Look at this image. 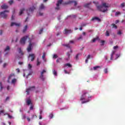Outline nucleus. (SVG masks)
Listing matches in <instances>:
<instances>
[{"label": "nucleus", "mask_w": 125, "mask_h": 125, "mask_svg": "<svg viewBox=\"0 0 125 125\" xmlns=\"http://www.w3.org/2000/svg\"><path fill=\"white\" fill-rule=\"evenodd\" d=\"M90 98H91V96L88 92L85 91H83V94L80 98V101H82V104H84V103H87L90 101ZM83 100H85V101H83Z\"/></svg>", "instance_id": "nucleus-1"}, {"label": "nucleus", "mask_w": 125, "mask_h": 125, "mask_svg": "<svg viewBox=\"0 0 125 125\" xmlns=\"http://www.w3.org/2000/svg\"><path fill=\"white\" fill-rule=\"evenodd\" d=\"M96 7L99 11L107 12V11H108L107 8L109 7V6L108 5V4L106 3H103L102 5H96Z\"/></svg>", "instance_id": "nucleus-2"}, {"label": "nucleus", "mask_w": 125, "mask_h": 125, "mask_svg": "<svg viewBox=\"0 0 125 125\" xmlns=\"http://www.w3.org/2000/svg\"><path fill=\"white\" fill-rule=\"evenodd\" d=\"M6 12L8 13L9 12V11L5 10L0 13V15L1 17H2V18H4V19H6V18L7 17V15L6 14Z\"/></svg>", "instance_id": "nucleus-3"}, {"label": "nucleus", "mask_w": 125, "mask_h": 125, "mask_svg": "<svg viewBox=\"0 0 125 125\" xmlns=\"http://www.w3.org/2000/svg\"><path fill=\"white\" fill-rule=\"evenodd\" d=\"M27 39H29V36H26L23 37V38H21L20 43L21 44H25V42H26V41H27Z\"/></svg>", "instance_id": "nucleus-4"}, {"label": "nucleus", "mask_w": 125, "mask_h": 125, "mask_svg": "<svg viewBox=\"0 0 125 125\" xmlns=\"http://www.w3.org/2000/svg\"><path fill=\"white\" fill-rule=\"evenodd\" d=\"M35 86L29 87L28 88L26 89V94L29 95L30 94V91H33V90H35Z\"/></svg>", "instance_id": "nucleus-5"}, {"label": "nucleus", "mask_w": 125, "mask_h": 125, "mask_svg": "<svg viewBox=\"0 0 125 125\" xmlns=\"http://www.w3.org/2000/svg\"><path fill=\"white\" fill-rule=\"evenodd\" d=\"M35 9H36V7L35 6H33L31 7H30L28 9H27L26 10V12H27V15H30V13L33 12V11H34V10H35Z\"/></svg>", "instance_id": "nucleus-6"}, {"label": "nucleus", "mask_w": 125, "mask_h": 125, "mask_svg": "<svg viewBox=\"0 0 125 125\" xmlns=\"http://www.w3.org/2000/svg\"><path fill=\"white\" fill-rule=\"evenodd\" d=\"M44 73H46V70L43 69L41 73V75L40 76V79L42 81H44V78H43V74Z\"/></svg>", "instance_id": "nucleus-7"}, {"label": "nucleus", "mask_w": 125, "mask_h": 125, "mask_svg": "<svg viewBox=\"0 0 125 125\" xmlns=\"http://www.w3.org/2000/svg\"><path fill=\"white\" fill-rule=\"evenodd\" d=\"M74 3V6H76L77 4H78V2L77 1H74V0H69L67 3H65L66 4H70L71 3Z\"/></svg>", "instance_id": "nucleus-8"}, {"label": "nucleus", "mask_w": 125, "mask_h": 125, "mask_svg": "<svg viewBox=\"0 0 125 125\" xmlns=\"http://www.w3.org/2000/svg\"><path fill=\"white\" fill-rule=\"evenodd\" d=\"M72 32L73 30L65 29L63 32V34H64V35H68V34H71V33H72Z\"/></svg>", "instance_id": "nucleus-9"}, {"label": "nucleus", "mask_w": 125, "mask_h": 125, "mask_svg": "<svg viewBox=\"0 0 125 125\" xmlns=\"http://www.w3.org/2000/svg\"><path fill=\"white\" fill-rule=\"evenodd\" d=\"M29 57H31V61L33 62L35 60V58H36V56H35V54H30L29 55Z\"/></svg>", "instance_id": "nucleus-10"}, {"label": "nucleus", "mask_w": 125, "mask_h": 125, "mask_svg": "<svg viewBox=\"0 0 125 125\" xmlns=\"http://www.w3.org/2000/svg\"><path fill=\"white\" fill-rule=\"evenodd\" d=\"M66 55L67 56V58H65V60L66 61L70 60V56H71V54H70V53L68 52L67 53H66Z\"/></svg>", "instance_id": "nucleus-11"}, {"label": "nucleus", "mask_w": 125, "mask_h": 125, "mask_svg": "<svg viewBox=\"0 0 125 125\" xmlns=\"http://www.w3.org/2000/svg\"><path fill=\"white\" fill-rule=\"evenodd\" d=\"M16 26L17 27L20 26V23H17L16 22H11V27H13V26Z\"/></svg>", "instance_id": "nucleus-12"}, {"label": "nucleus", "mask_w": 125, "mask_h": 125, "mask_svg": "<svg viewBox=\"0 0 125 125\" xmlns=\"http://www.w3.org/2000/svg\"><path fill=\"white\" fill-rule=\"evenodd\" d=\"M31 50H32V43L30 42L28 47L27 48V51H28V52H30Z\"/></svg>", "instance_id": "nucleus-13"}, {"label": "nucleus", "mask_w": 125, "mask_h": 125, "mask_svg": "<svg viewBox=\"0 0 125 125\" xmlns=\"http://www.w3.org/2000/svg\"><path fill=\"white\" fill-rule=\"evenodd\" d=\"M1 8H2V9H7V8H8V6L5 4H4L1 6Z\"/></svg>", "instance_id": "nucleus-14"}, {"label": "nucleus", "mask_w": 125, "mask_h": 125, "mask_svg": "<svg viewBox=\"0 0 125 125\" xmlns=\"http://www.w3.org/2000/svg\"><path fill=\"white\" fill-rule=\"evenodd\" d=\"M26 104L27 105H28L29 106V105H32V101H31V99H28L27 100H26Z\"/></svg>", "instance_id": "nucleus-15"}, {"label": "nucleus", "mask_w": 125, "mask_h": 125, "mask_svg": "<svg viewBox=\"0 0 125 125\" xmlns=\"http://www.w3.org/2000/svg\"><path fill=\"white\" fill-rule=\"evenodd\" d=\"M94 20H97V21H98L99 22H100V21H101V20L99 19V18L96 17L92 18L91 21H94Z\"/></svg>", "instance_id": "nucleus-16"}, {"label": "nucleus", "mask_w": 125, "mask_h": 125, "mask_svg": "<svg viewBox=\"0 0 125 125\" xmlns=\"http://www.w3.org/2000/svg\"><path fill=\"white\" fill-rule=\"evenodd\" d=\"M116 53V52L115 51H113L112 52V53L110 55L111 57H110V60H113V56H114V54H115V53Z\"/></svg>", "instance_id": "nucleus-17"}, {"label": "nucleus", "mask_w": 125, "mask_h": 125, "mask_svg": "<svg viewBox=\"0 0 125 125\" xmlns=\"http://www.w3.org/2000/svg\"><path fill=\"white\" fill-rule=\"evenodd\" d=\"M62 1H63V0H59L57 3V6H59V5L62 3Z\"/></svg>", "instance_id": "nucleus-18"}, {"label": "nucleus", "mask_w": 125, "mask_h": 125, "mask_svg": "<svg viewBox=\"0 0 125 125\" xmlns=\"http://www.w3.org/2000/svg\"><path fill=\"white\" fill-rule=\"evenodd\" d=\"M64 66L65 67H68L69 68H72V64L69 63H66L64 64Z\"/></svg>", "instance_id": "nucleus-19"}, {"label": "nucleus", "mask_w": 125, "mask_h": 125, "mask_svg": "<svg viewBox=\"0 0 125 125\" xmlns=\"http://www.w3.org/2000/svg\"><path fill=\"white\" fill-rule=\"evenodd\" d=\"M24 10H25V8H23L21 9L20 11L19 15H22V14H23V11H24Z\"/></svg>", "instance_id": "nucleus-20"}, {"label": "nucleus", "mask_w": 125, "mask_h": 125, "mask_svg": "<svg viewBox=\"0 0 125 125\" xmlns=\"http://www.w3.org/2000/svg\"><path fill=\"white\" fill-rule=\"evenodd\" d=\"M24 10H25V8H23L21 9L20 11L19 15H22V14H23V11H24Z\"/></svg>", "instance_id": "nucleus-21"}, {"label": "nucleus", "mask_w": 125, "mask_h": 125, "mask_svg": "<svg viewBox=\"0 0 125 125\" xmlns=\"http://www.w3.org/2000/svg\"><path fill=\"white\" fill-rule=\"evenodd\" d=\"M39 9L40 10L44 9V5H43V4H41V5L39 7Z\"/></svg>", "instance_id": "nucleus-22"}, {"label": "nucleus", "mask_w": 125, "mask_h": 125, "mask_svg": "<svg viewBox=\"0 0 125 125\" xmlns=\"http://www.w3.org/2000/svg\"><path fill=\"white\" fill-rule=\"evenodd\" d=\"M18 50L20 54H21V55H23L24 54V53H23V52H22V50H21V48H19Z\"/></svg>", "instance_id": "nucleus-23"}, {"label": "nucleus", "mask_w": 125, "mask_h": 125, "mask_svg": "<svg viewBox=\"0 0 125 125\" xmlns=\"http://www.w3.org/2000/svg\"><path fill=\"white\" fill-rule=\"evenodd\" d=\"M42 58L43 59V60L45 62H46V60H45L44 58H45V53L44 52L43 53V55L42 56Z\"/></svg>", "instance_id": "nucleus-24"}, {"label": "nucleus", "mask_w": 125, "mask_h": 125, "mask_svg": "<svg viewBox=\"0 0 125 125\" xmlns=\"http://www.w3.org/2000/svg\"><path fill=\"white\" fill-rule=\"evenodd\" d=\"M11 77H14V74H11L8 78V80L7 81L8 83H10V81H9V80H10V78H11Z\"/></svg>", "instance_id": "nucleus-25"}, {"label": "nucleus", "mask_w": 125, "mask_h": 125, "mask_svg": "<svg viewBox=\"0 0 125 125\" xmlns=\"http://www.w3.org/2000/svg\"><path fill=\"white\" fill-rule=\"evenodd\" d=\"M27 29H28V25H25L23 28V33H25L27 31Z\"/></svg>", "instance_id": "nucleus-26"}, {"label": "nucleus", "mask_w": 125, "mask_h": 125, "mask_svg": "<svg viewBox=\"0 0 125 125\" xmlns=\"http://www.w3.org/2000/svg\"><path fill=\"white\" fill-rule=\"evenodd\" d=\"M37 66H40V65H41V62H40V59L39 58H37Z\"/></svg>", "instance_id": "nucleus-27"}, {"label": "nucleus", "mask_w": 125, "mask_h": 125, "mask_svg": "<svg viewBox=\"0 0 125 125\" xmlns=\"http://www.w3.org/2000/svg\"><path fill=\"white\" fill-rule=\"evenodd\" d=\"M100 68H101V67L100 66H96L93 67V69L94 70V71H96V70H97V69Z\"/></svg>", "instance_id": "nucleus-28"}, {"label": "nucleus", "mask_w": 125, "mask_h": 125, "mask_svg": "<svg viewBox=\"0 0 125 125\" xmlns=\"http://www.w3.org/2000/svg\"><path fill=\"white\" fill-rule=\"evenodd\" d=\"M99 38L97 37L96 38H94L93 40L91 42H95L97 40H98Z\"/></svg>", "instance_id": "nucleus-29"}, {"label": "nucleus", "mask_w": 125, "mask_h": 125, "mask_svg": "<svg viewBox=\"0 0 125 125\" xmlns=\"http://www.w3.org/2000/svg\"><path fill=\"white\" fill-rule=\"evenodd\" d=\"M10 48L9 47V46H7L4 49V51H7L8 50H10Z\"/></svg>", "instance_id": "nucleus-30"}, {"label": "nucleus", "mask_w": 125, "mask_h": 125, "mask_svg": "<svg viewBox=\"0 0 125 125\" xmlns=\"http://www.w3.org/2000/svg\"><path fill=\"white\" fill-rule=\"evenodd\" d=\"M90 4H91V2L85 4L84 7H88V6H89V5H90Z\"/></svg>", "instance_id": "nucleus-31"}, {"label": "nucleus", "mask_w": 125, "mask_h": 125, "mask_svg": "<svg viewBox=\"0 0 125 125\" xmlns=\"http://www.w3.org/2000/svg\"><path fill=\"white\" fill-rule=\"evenodd\" d=\"M105 36L106 37H109V36H110V33H109V31H108V30H106L105 32Z\"/></svg>", "instance_id": "nucleus-32"}, {"label": "nucleus", "mask_w": 125, "mask_h": 125, "mask_svg": "<svg viewBox=\"0 0 125 125\" xmlns=\"http://www.w3.org/2000/svg\"><path fill=\"white\" fill-rule=\"evenodd\" d=\"M21 118L22 120H25V119H26V114H22L21 116Z\"/></svg>", "instance_id": "nucleus-33"}, {"label": "nucleus", "mask_w": 125, "mask_h": 125, "mask_svg": "<svg viewBox=\"0 0 125 125\" xmlns=\"http://www.w3.org/2000/svg\"><path fill=\"white\" fill-rule=\"evenodd\" d=\"M53 73L54 74V76H57V72L55 71V70H53Z\"/></svg>", "instance_id": "nucleus-34"}, {"label": "nucleus", "mask_w": 125, "mask_h": 125, "mask_svg": "<svg viewBox=\"0 0 125 125\" xmlns=\"http://www.w3.org/2000/svg\"><path fill=\"white\" fill-rule=\"evenodd\" d=\"M0 90H2L3 87L2 86V83H1V82H0Z\"/></svg>", "instance_id": "nucleus-35"}, {"label": "nucleus", "mask_w": 125, "mask_h": 125, "mask_svg": "<svg viewBox=\"0 0 125 125\" xmlns=\"http://www.w3.org/2000/svg\"><path fill=\"white\" fill-rule=\"evenodd\" d=\"M111 26H112V28H115V29H117V26L116 25V24L113 23L111 24Z\"/></svg>", "instance_id": "nucleus-36"}, {"label": "nucleus", "mask_w": 125, "mask_h": 125, "mask_svg": "<svg viewBox=\"0 0 125 125\" xmlns=\"http://www.w3.org/2000/svg\"><path fill=\"white\" fill-rule=\"evenodd\" d=\"M7 115L9 119H12V116L11 115H10L9 114H8V113H6V114H4V115Z\"/></svg>", "instance_id": "nucleus-37"}, {"label": "nucleus", "mask_w": 125, "mask_h": 125, "mask_svg": "<svg viewBox=\"0 0 125 125\" xmlns=\"http://www.w3.org/2000/svg\"><path fill=\"white\" fill-rule=\"evenodd\" d=\"M121 15V12H116L115 13V16H118V15Z\"/></svg>", "instance_id": "nucleus-38"}, {"label": "nucleus", "mask_w": 125, "mask_h": 125, "mask_svg": "<svg viewBox=\"0 0 125 125\" xmlns=\"http://www.w3.org/2000/svg\"><path fill=\"white\" fill-rule=\"evenodd\" d=\"M16 83V79H14L12 80V83Z\"/></svg>", "instance_id": "nucleus-39"}, {"label": "nucleus", "mask_w": 125, "mask_h": 125, "mask_svg": "<svg viewBox=\"0 0 125 125\" xmlns=\"http://www.w3.org/2000/svg\"><path fill=\"white\" fill-rule=\"evenodd\" d=\"M49 117L50 118V119H52V118H53V114L51 113L49 114Z\"/></svg>", "instance_id": "nucleus-40"}, {"label": "nucleus", "mask_w": 125, "mask_h": 125, "mask_svg": "<svg viewBox=\"0 0 125 125\" xmlns=\"http://www.w3.org/2000/svg\"><path fill=\"white\" fill-rule=\"evenodd\" d=\"M101 45H103L104 44V43H105V41H104V40H102L101 41Z\"/></svg>", "instance_id": "nucleus-41"}, {"label": "nucleus", "mask_w": 125, "mask_h": 125, "mask_svg": "<svg viewBox=\"0 0 125 125\" xmlns=\"http://www.w3.org/2000/svg\"><path fill=\"white\" fill-rule=\"evenodd\" d=\"M104 72L105 74H107L108 73V69L105 68L104 70Z\"/></svg>", "instance_id": "nucleus-42"}, {"label": "nucleus", "mask_w": 125, "mask_h": 125, "mask_svg": "<svg viewBox=\"0 0 125 125\" xmlns=\"http://www.w3.org/2000/svg\"><path fill=\"white\" fill-rule=\"evenodd\" d=\"M122 34H123V33H122V31H119L117 32V35H119V36H120V35H122Z\"/></svg>", "instance_id": "nucleus-43"}, {"label": "nucleus", "mask_w": 125, "mask_h": 125, "mask_svg": "<svg viewBox=\"0 0 125 125\" xmlns=\"http://www.w3.org/2000/svg\"><path fill=\"white\" fill-rule=\"evenodd\" d=\"M59 60H62V58H59L56 60L57 63H59Z\"/></svg>", "instance_id": "nucleus-44"}, {"label": "nucleus", "mask_w": 125, "mask_h": 125, "mask_svg": "<svg viewBox=\"0 0 125 125\" xmlns=\"http://www.w3.org/2000/svg\"><path fill=\"white\" fill-rule=\"evenodd\" d=\"M33 108H34V106H33V104H31V106L29 108L30 110H33Z\"/></svg>", "instance_id": "nucleus-45"}, {"label": "nucleus", "mask_w": 125, "mask_h": 125, "mask_svg": "<svg viewBox=\"0 0 125 125\" xmlns=\"http://www.w3.org/2000/svg\"><path fill=\"white\" fill-rule=\"evenodd\" d=\"M53 58H58V56H57V55L55 54L53 55Z\"/></svg>", "instance_id": "nucleus-46"}, {"label": "nucleus", "mask_w": 125, "mask_h": 125, "mask_svg": "<svg viewBox=\"0 0 125 125\" xmlns=\"http://www.w3.org/2000/svg\"><path fill=\"white\" fill-rule=\"evenodd\" d=\"M70 17H72V18H76V16L74 15H72L70 16Z\"/></svg>", "instance_id": "nucleus-47"}, {"label": "nucleus", "mask_w": 125, "mask_h": 125, "mask_svg": "<svg viewBox=\"0 0 125 125\" xmlns=\"http://www.w3.org/2000/svg\"><path fill=\"white\" fill-rule=\"evenodd\" d=\"M121 7H125V2H123V3H121Z\"/></svg>", "instance_id": "nucleus-48"}, {"label": "nucleus", "mask_w": 125, "mask_h": 125, "mask_svg": "<svg viewBox=\"0 0 125 125\" xmlns=\"http://www.w3.org/2000/svg\"><path fill=\"white\" fill-rule=\"evenodd\" d=\"M1 113H2V114L4 113V110H2L0 111V116Z\"/></svg>", "instance_id": "nucleus-49"}, {"label": "nucleus", "mask_w": 125, "mask_h": 125, "mask_svg": "<svg viewBox=\"0 0 125 125\" xmlns=\"http://www.w3.org/2000/svg\"><path fill=\"white\" fill-rule=\"evenodd\" d=\"M6 66H7V63H5L3 64V68H5V67H6Z\"/></svg>", "instance_id": "nucleus-50"}, {"label": "nucleus", "mask_w": 125, "mask_h": 125, "mask_svg": "<svg viewBox=\"0 0 125 125\" xmlns=\"http://www.w3.org/2000/svg\"><path fill=\"white\" fill-rule=\"evenodd\" d=\"M78 40H83V36L82 35L80 36V37L78 38Z\"/></svg>", "instance_id": "nucleus-51"}, {"label": "nucleus", "mask_w": 125, "mask_h": 125, "mask_svg": "<svg viewBox=\"0 0 125 125\" xmlns=\"http://www.w3.org/2000/svg\"><path fill=\"white\" fill-rule=\"evenodd\" d=\"M9 4L11 5L13 3V0H10L9 1Z\"/></svg>", "instance_id": "nucleus-52"}, {"label": "nucleus", "mask_w": 125, "mask_h": 125, "mask_svg": "<svg viewBox=\"0 0 125 125\" xmlns=\"http://www.w3.org/2000/svg\"><path fill=\"white\" fill-rule=\"evenodd\" d=\"M79 54H77V55L76 56L75 58H76V60H78V59H79Z\"/></svg>", "instance_id": "nucleus-53"}, {"label": "nucleus", "mask_w": 125, "mask_h": 125, "mask_svg": "<svg viewBox=\"0 0 125 125\" xmlns=\"http://www.w3.org/2000/svg\"><path fill=\"white\" fill-rule=\"evenodd\" d=\"M55 9H57V10H59V9H60V7H59V6H57Z\"/></svg>", "instance_id": "nucleus-54"}, {"label": "nucleus", "mask_w": 125, "mask_h": 125, "mask_svg": "<svg viewBox=\"0 0 125 125\" xmlns=\"http://www.w3.org/2000/svg\"><path fill=\"white\" fill-rule=\"evenodd\" d=\"M42 31H43V29H41L39 31V34H41L42 33Z\"/></svg>", "instance_id": "nucleus-55"}, {"label": "nucleus", "mask_w": 125, "mask_h": 125, "mask_svg": "<svg viewBox=\"0 0 125 125\" xmlns=\"http://www.w3.org/2000/svg\"><path fill=\"white\" fill-rule=\"evenodd\" d=\"M64 72L65 74H70V73L68 72V71H67L66 70H64Z\"/></svg>", "instance_id": "nucleus-56"}, {"label": "nucleus", "mask_w": 125, "mask_h": 125, "mask_svg": "<svg viewBox=\"0 0 125 125\" xmlns=\"http://www.w3.org/2000/svg\"><path fill=\"white\" fill-rule=\"evenodd\" d=\"M34 118H37V115H33L32 116L31 119H34Z\"/></svg>", "instance_id": "nucleus-57"}, {"label": "nucleus", "mask_w": 125, "mask_h": 125, "mask_svg": "<svg viewBox=\"0 0 125 125\" xmlns=\"http://www.w3.org/2000/svg\"><path fill=\"white\" fill-rule=\"evenodd\" d=\"M64 46H66V47H68L69 48H70V45H69V44H65L64 45Z\"/></svg>", "instance_id": "nucleus-58"}, {"label": "nucleus", "mask_w": 125, "mask_h": 125, "mask_svg": "<svg viewBox=\"0 0 125 125\" xmlns=\"http://www.w3.org/2000/svg\"><path fill=\"white\" fill-rule=\"evenodd\" d=\"M119 47L118 46H115L113 47L114 49H117Z\"/></svg>", "instance_id": "nucleus-59"}, {"label": "nucleus", "mask_w": 125, "mask_h": 125, "mask_svg": "<svg viewBox=\"0 0 125 125\" xmlns=\"http://www.w3.org/2000/svg\"><path fill=\"white\" fill-rule=\"evenodd\" d=\"M32 68V65L30 64H28V68L31 69Z\"/></svg>", "instance_id": "nucleus-60"}, {"label": "nucleus", "mask_w": 125, "mask_h": 125, "mask_svg": "<svg viewBox=\"0 0 125 125\" xmlns=\"http://www.w3.org/2000/svg\"><path fill=\"white\" fill-rule=\"evenodd\" d=\"M62 33H61V32H58L57 34V36H59V35H61Z\"/></svg>", "instance_id": "nucleus-61"}, {"label": "nucleus", "mask_w": 125, "mask_h": 125, "mask_svg": "<svg viewBox=\"0 0 125 125\" xmlns=\"http://www.w3.org/2000/svg\"><path fill=\"white\" fill-rule=\"evenodd\" d=\"M7 90H9V89H10V86H9V85H8L7 86Z\"/></svg>", "instance_id": "nucleus-62"}, {"label": "nucleus", "mask_w": 125, "mask_h": 125, "mask_svg": "<svg viewBox=\"0 0 125 125\" xmlns=\"http://www.w3.org/2000/svg\"><path fill=\"white\" fill-rule=\"evenodd\" d=\"M39 125H45V124H42V122H39Z\"/></svg>", "instance_id": "nucleus-63"}, {"label": "nucleus", "mask_w": 125, "mask_h": 125, "mask_svg": "<svg viewBox=\"0 0 125 125\" xmlns=\"http://www.w3.org/2000/svg\"><path fill=\"white\" fill-rule=\"evenodd\" d=\"M90 55H88L87 57V59H90Z\"/></svg>", "instance_id": "nucleus-64"}]
</instances>
